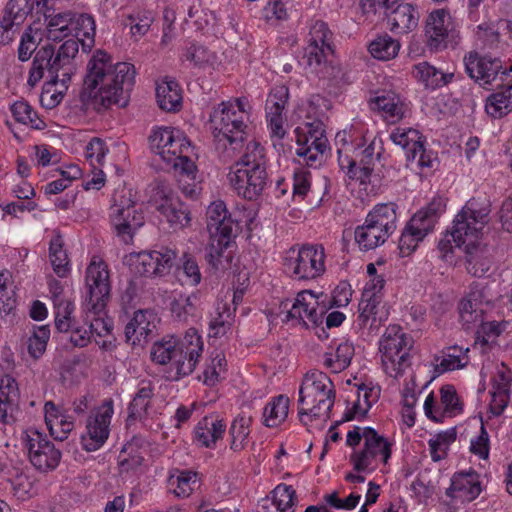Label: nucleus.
<instances>
[{
  "label": "nucleus",
  "instance_id": "nucleus-44",
  "mask_svg": "<svg viewBox=\"0 0 512 512\" xmlns=\"http://www.w3.org/2000/svg\"><path fill=\"white\" fill-rule=\"evenodd\" d=\"M354 239L362 249L370 250L383 244L388 237L366 219L365 223L354 231Z\"/></svg>",
  "mask_w": 512,
  "mask_h": 512
},
{
  "label": "nucleus",
  "instance_id": "nucleus-60",
  "mask_svg": "<svg viewBox=\"0 0 512 512\" xmlns=\"http://www.w3.org/2000/svg\"><path fill=\"white\" fill-rule=\"evenodd\" d=\"M226 359L223 353L216 352L203 371V383L214 386L220 380V375L225 371Z\"/></svg>",
  "mask_w": 512,
  "mask_h": 512
},
{
  "label": "nucleus",
  "instance_id": "nucleus-39",
  "mask_svg": "<svg viewBox=\"0 0 512 512\" xmlns=\"http://www.w3.org/2000/svg\"><path fill=\"white\" fill-rule=\"evenodd\" d=\"M396 207L391 202L378 204L368 213L366 219L389 237L397 227Z\"/></svg>",
  "mask_w": 512,
  "mask_h": 512
},
{
  "label": "nucleus",
  "instance_id": "nucleus-40",
  "mask_svg": "<svg viewBox=\"0 0 512 512\" xmlns=\"http://www.w3.org/2000/svg\"><path fill=\"white\" fill-rule=\"evenodd\" d=\"M466 254V269L475 277H483L491 267V258L486 246L481 243L464 248Z\"/></svg>",
  "mask_w": 512,
  "mask_h": 512
},
{
  "label": "nucleus",
  "instance_id": "nucleus-9",
  "mask_svg": "<svg viewBox=\"0 0 512 512\" xmlns=\"http://www.w3.org/2000/svg\"><path fill=\"white\" fill-rule=\"evenodd\" d=\"M413 338L399 325H389L379 342L381 361L384 371L390 377L397 378L408 365L409 352L413 347Z\"/></svg>",
  "mask_w": 512,
  "mask_h": 512
},
{
  "label": "nucleus",
  "instance_id": "nucleus-31",
  "mask_svg": "<svg viewBox=\"0 0 512 512\" xmlns=\"http://www.w3.org/2000/svg\"><path fill=\"white\" fill-rule=\"evenodd\" d=\"M19 388L16 380L9 375L0 377V422L9 424L19 403Z\"/></svg>",
  "mask_w": 512,
  "mask_h": 512
},
{
  "label": "nucleus",
  "instance_id": "nucleus-11",
  "mask_svg": "<svg viewBox=\"0 0 512 512\" xmlns=\"http://www.w3.org/2000/svg\"><path fill=\"white\" fill-rule=\"evenodd\" d=\"M377 457L386 464L391 457V444L372 427L354 426V470L370 468Z\"/></svg>",
  "mask_w": 512,
  "mask_h": 512
},
{
  "label": "nucleus",
  "instance_id": "nucleus-51",
  "mask_svg": "<svg viewBox=\"0 0 512 512\" xmlns=\"http://www.w3.org/2000/svg\"><path fill=\"white\" fill-rule=\"evenodd\" d=\"M424 142L417 149L413 148L414 150L406 158L408 166L413 170H419L421 173L432 171L437 164L436 154L432 150H427Z\"/></svg>",
  "mask_w": 512,
  "mask_h": 512
},
{
  "label": "nucleus",
  "instance_id": "nucleus-25",
  "mask_svg": "<svg viewBox=\"0 0 512 512\" xmlns=\"http://www.w3.org/2000/svg\"><path fill=\"white\" fill-rule=\"evenodd\" d=\"M432 218L426 216V212H416L399 239V249L403 256L413 252L428 233L432 231Z\"/></svg>",
  "mask_w": 512,
  "mask_h": 512
},
{
  "label": "nucleus",
  "instance_id": "nucleus-2",
  "mask_svg": "<svg viewBox=\"0 0 512 512\" xmlns=\"http://www.w3.org/2000/svg\"><path fill=\"white\" fill-rule=\"evenodd\" d=\"M95 21L91 15L74 13L72 31L75 37L66 40L56 50L53 45H45L34 56L29 72L28 84L34 87L47 71L50 81L48 85L60 83L64 89L77 70L75 58L78 55L79 43L84 52H88L94 45Z\"/></svg>",
  "mask_w": 512,
  "mask_h": 512
},
{
  "label": "nucleus",
  "instance_id": "nucleus-52",
  "mask_svg": "<svg viewBox=\"0 0 512 512\" xmlns=\"http://www.w3.org/2000/svg\"><path fill=\"white\" fill-rule=\"evenodd\" d=\"M352 361V343L348 340L340 343L334 354L326 353L324 364L334 373H340L348 368Z\"/></svg>",
  "mask_w": 512,
  "mask_h": 512
},
{
  "label": "nucleus",
  "instance_id": "nucleus-35",
  "mask_svg": "<svg viewBox=\"0 0 512 512\" xmlns=\"http://www.w3.org/2000/svg\"><path fill=\"white\" fill-rule=\"evenodd\" d=\"M354 386L357 387V398L354 400V420H362L378 401L381 389L371 381L354 384Z\"/></svg>",
  "mask_w": 512,
  "mask_h": 512
},
{
  "label": "nucleus",
  "instance_id": "nucleus-12",
  "mask_svg": "<svg viewBox=\"0 0 512 512\" xmlns=\"http://www.w3.org/2000/svg\"><path fill=\"white\" fill-rule=\"evenodd\" d=\"M85 309L94 315H100L110 299L111 284L107 264L94 256L86 268Z\"/></svg>",
  "mask_w": 512,
  "mask_h": 512
},
{
  "label": "nucleus",
  "instance_id": "nucleus-58",
  "mask_svg": "<svg viewBox=\"0 0 512 512\" xmlns=\"http://www.w3.org/2000/svg\"><path fill=\"white\" fill-rule=\"evenodd\" d=\"M55 309V327L63 334H68L74 325L72 313L74 311V304L68 299L58 303H54Z\"/></svg>",
  "mask_w": 512,
  "mask_h": 512
},
{
  "label": "nucleus",
  "instance_id": "nucleus-45",
  "mask_svg": "<svg viewBox=\"0 0 512 512\" xmlns=\"http://www.w3.org/2000/svg\"><path fill=\"white\" fill-rule=\"evenodd\" d=\"M64 241L62 236L57 233L49 245V258L54 272L59 277H66L69 273V259L64 250Z\"/></svg>",
  "mask_w": 512,
  "mask_h": 512
},
{
  "label": "nucleus",
  "instance_id": "nucleus-56",
  "mask_svg": "<svg viewBox=\"0 0 512 512\" xmlns=\"http://www.w3.org/2000/svg\"><path fill=\"white\" fill-rule=\"evenodd\" d=\"M32 10L33 6L30 0H9L2 10L1 16L19 27L25 22Z\"/></svg>",
  "mask_w": 512,
  "mask_h": 512
},
{
  "label": "nucleus",
  "instance_id": "nucleus-4",
  "mask_svg": "<svg viewBox=\"0 0 512 512\" xmlns=\"http://www.w3.org/2000/svg\"><path fill=\"white\" fill-rule=\"evenodd\" d=\"M202 352V338L191 328L182 339L170 337L154 343L150 356L156 364L169 365L170 378L178 380L194 371Z\"/></svg>",
  "mask_w": 512,
  "mask_h": 512
},
{
  "label": "nucleus",
  "instance_id": "nucleus-62",
  "mask_svg": "<svg viewBox=\"0 0 512 512\" xmlns=\"http://www.w3.org/2000/svg\"><path fill=\"white\" fill-rule=\"evenodd\" d=\"M328 53H332L331 46L307 45L304 57L307 58V65L316 73L320 72V67L326 62Z\"/></svg>",
  "mask_w": 512,
  "mask_h": 512
},
{
  "label": "nucleus",
  "instance_id": "nucleus-16",
  "mask_svg": "<svg viewBox=\"0 0 512 512\" xmlns=\"http://www.w3.org/2000/svg\"><path fill=\"white\" fill-rule=\"evenodd\" d=\"M295 132L298 144L296 154L310 167L320 165L328 144L323 122L315 120L306 123L304 127H297Z\"/></svg>",
  "mask_w": 512,
  "mask_h": 512
},
{
  "label": "nucleus",
  "instance_id": "nucleus-32",
  "mask_svg": "<svg viewBox=\"0 0 512 512\" xmlns=\"http://www.w3.org/2000/svg\"><path fill=\"white\" fill-rule=\"evenodd\" d=\"M420 14L410 3L399 4L388 16V25L394 34H406L418 26Z\"/></svg>",
  "mask_w": 512,
  "mask_h": 512
},
{
  "label": "nucleus",
  "instance_id": "nucleus-46",
  "mask_svg": "<svg viewBox=\"0 0 512 512\" xmlns=\"http://www.w3.org/2000/svg\"><path fill=\"white\" fill-rule=\"evenodd\" d=\"M400 47L399 41L389 35H383L371 41L368 50L373 58L388 61L398 55Z\"/></svg>",
  "mask_w": 512,
  "mask_h": 512
},
{
  "label": "nucleus",
  "instance_id": "nucleus-63",
  "mask_svg": "<svg viewBox=\"0 0 512 512\" xmlns=\"http://www.w3.org/2000/svg\"><path fill=\"white\" fill-rule=\"evenodd\" d=\"M477 35L482 40L485 47L494 50L503 51L508 46L507 42L502 40L497 30L489 25H479Z\"/></svg>",
  "mask_w": 512,
  "mask_h": 512
},
{
  "label": "nucleus",
  "instance_id": "nucleus-33",
  "mask_svg": "<svg viewBox=\"0 0 512 512\" xmlns=\"http://www.w3.org/2000/svg\"><path fill=\"white\" fill-rule=\"evenodd\" d=\"M485 110L495 119L502 118L512 111V79L487 97Z\"/></svg>",
  "mask_w": 512,
  "mask_h": 512
},
{
  "label": "nucleus",
  "instance_id": "nucleus-64",
  "mask_svg": "<svg viewBox=\"0 0 512 512\" xmlns=\"http://www.w3.org/2000/svg\"><path fill=\"white\" fill-rule=\"evenodd\" d=\"M128 20L132 36L140 38L149 31L150 26L154 21V15L152 12L147 11L143 15H140L139 13L136 15H130Z\"/></svg>",
  "mask_w": 512,
  "mask_h": 512
},
{
  "label": "nucleus",
  "instance_id": "nucleus-26",
  "mask_svg": "<svg viewBox=\"0 0 512 512\" xmlns=\"http://www.w3.org/2000/svg\"><path fill=\"white\" fill-rule=\"evenodd\" d=\"M233 234H211L206 247V260L215 270H227L233 259Z\"/></svg>",
  "mask_w": 512,
  "mask_h": 512
},
{
  "label": "nucleus",
  "instance_id": "nucleus-36",
  "mask_svg": "<svg viewBox=\"0 0 512 512\" xmlns=\"http://www.w3.org/2000/svg\"><path fill=\"white\" fill-rule=\"evenodd\" d=\"M207 229L209 234H233L234 222L228 215L222 201L212 203L206 212Z\"/></svg>",
  "mask_w": 512,
  "mask_h": 512
},
{
  "label": "nucleus",
  "instance_id": "nucleus-41",
  "mask_svg": "<svg viewBox=\"0 0 512 512\" xmlns=\"http://www.w3.org/2000/svg\"><path fill=\"white\" fill-rule=\"evenodd\" d=\"M156 99L159 107L164 111L175 112L179 110L182 95L178 83L170 80L157 84Z\"/></svg>",
  "mask_w": 512,
  "mask_h": 512
},
{
  "label": "nucleus",
  "instance_id": "nucleus-23",
  "mask_svg": "<svg viewBox=\"0 0 512 512\" xmlns=\"http://www.w3.org/2000/svg\"><path fill=\"white\" fill-rule=\"evenodd\" d=\"M482 492L480 475L472 470L460 471L451 478L450 486L446 489V496L464 502L475 500Z\"/></svg>",
  "mask_w": 512,
  "mask_h": 512
},
{
  "label": "nucleus",
  "instance_id": "nucleus-50",
  "mask_svg": "<svg viewBox=\"0 0 512 512\" xmlns=\"http://www.w3.org/2000/svg\"><path fill=\"white\" fill-rule=\"evenodd\" d=\"M456 437V430L451 428L441 431L430 438L428 445L432 460L438 462L444 459L448 454L451 444L455 442Z\"/></svg>",
  "mask_w": 512,
  "mask_h": 512
},
{
  "label": "nucleus",
  "instance_id": "nucleus-1",
  "mask_svg": "<svg viewBox=\"0 0 512 512\" xmlns=\"http://www.w3.org/2000/svg\"><path fill=\"white\" fill-rule=\"evenodd\" d=\"M80 101L86 109L97 112L112 105L125 107L135 83V68L127 62H112V57L98 49L87 63Z\"/></svg>",
  "mask_w": 512,
  "mask_h": 512
},
{
  "label": "nucleus",
  "instance_id": "nucleus-13",
  "mask_svg": "<svg viewBox=\"0 0 512 512\" xmlns=\"http://www.w3.org/2000/svg\"><path fill=\"white\" fill-rule=\"evenodd\" d=\"M425 37L431 51L455 48L460 40L457 24L445 9L433 10L428 15L425 23Z\"/></svg>",
  "mask_w": 512,
  "mask_h": 512
},
{
  "label": "nucleus",
  "instance_id": "nucleus-24",
  "mask_svg": "<svg viewBox=\"0 0 512 512\" xmlns=\"http://www.w3.org/2000/svg\"><path fill=\"white\" fill-rule=\"evenodd\" d=\"M373 109L377 110L384 121L395 124L406 118L411 112V104L399 94L388 91L371 100Z\"/></svg>",
  "mask_w": 512,
  "mask_h": 512
},
{
  "label": "nucleus",
  "instance_id": "nucleus-5",
  "mask_svg": "<svg viewBox=\"0 0 512 512\" xmlns=\"http://www.w3.org/2000/svg\"><path fill=\"white\" fill-rule=\"evenodd\" d=\"M229 183L235 193L245 200H257L266 189L269 177L263 148L251 141L245 153L230 168Z\"/></svg>",
  "mask_w": 512,
  "mask_h": 512
},
{
  "label": "nucleus",
  "instance_id": "nucleus-47",
  "mask_svg": "<svg viewBox=\"0 0 512 512\" xmlns=\"http://www.w3.org/2000/svg\"><path fill=\"white\" fill-rule=\"evenodd\" d=\"M289 398L284 395L275 397L269 402L263 412L264 424L267 427H277L288 415Z\"/></svg>",
  "mask_w": 512,
  "mask_h": 512
},
{
  "label": "nucleus",
  "instance_id": "nucleus-28",
  "mask_svg": "<svg viewBox=\"0 0 512 512\" xmlns=\"http://www.w3.org/2000/svg\"><path fill=\"white\" fill-rule=\"evenodd\" d=\"M47 22L48 38L54 41L72 32L74 13L71 11L57 12L50 6L48 0H37Z\"/></svg>",
  "mask_w": 512,
  "mask_h": 512
},
{
  "label": "nucleus",
  "instance_id": "nucleus-15",
  "mask_svg": "<svg viewBox=\"0 0 512 512\" xmlns=\"http://www.w3.org/2000/svg\"><path fill=\"white\" fill-rule=\"evenodd\" d=\"M285 260V269L299 280L315 279L325 272V252L322 245H303L297 252L294 249Z\"/></svg>",
  "mask_w": 512,
  "mask_h": 512
},
{
  "label": "nucleus",
  "instance_id": "nucleus-27",
  "mask_svg": "<svg viewBox=\"0 0 512 512\" xmlns=\"http://www.w3.org/2000/svg\"><path fill=\"white\" fill-rule=\"evenodd\" d=\"M156 315L149 310H138L125 327V338L133 346L143 345L156 328Z\"/></svg>",
  "mask_w": 512,
  "mask_h": 512
},
{
  "label": "nucleus",
  "instance_id": "nucleus-14",
  "mask_svg": "<svg viewBox=\"0 0 512 512\" xmlns=\"http://www.w3.org/2000/svg\"><path fill=\"white\" fill-rule=\"evenodd\" d=\"M21 439L29 461L37 470L48 472L58 467L62 453L46 435L37 429L29 428L23 432Z\"/></svg>",
  "mask_w": 512,
  "mask_h": 512
},
{
  "label": "nucleus",
  "instance_id": "nucleus-18",
  "mask_svg": "<svg viewBox=\"0 0 512 512\" xmlns=\"http://www.w3.org/2000/svg\"><path fill=\"white\" fill-rule=\"evenodd\" d=\"M113 413L114 402L111 398L103 400L101 405L92 411L86 423L87 433L82 436L83 448L86 451H96L106 442Z\"/></svg>",
  "mask_w": 512,
  "mask_h": 512
},
{
  "label": "nucleus",
  "instance_id": "nucleus-19",
  "mask_svg": "<svg viewBox=\"0 0 512 512\" xmlns=\"http://www.w3.org/2000/svg\"><path fill=\"white\" fill-rule=\"evenodd\" d=\"M463 63L468 76L482 87L490 86L498 78L503 79L506 75V70L499 58L480 55L476 51L467 53Z\"/></svg>",
  "mask_w": 512,
  "mask_h": 512
},
{
  "label": "nucleus",
  "instance_id": "nucleus-22",
  "mask_svg": "<svg viewBox=\"0 0 512 512\" xmlns=\"http://www.w3.org/2000/svg\"><path fill=\"white\" fill-rule=\"evenodd\" d=\"M281 312L287 313V320L298 319L304 325L308 322L319 325L323 322L324 308L318 307L317 298L310 291H301L294 300L285 299L280 304Z\"/></svg>",
  "mask_w": 512,
  "mask_h": 512
},
{
  "label": "nucleus",
  "instance_id": "nucleus-59",
  "mask_svg": "<svg viewBox=\"0 0 512 512\" xmlns=\"http://www.w3.org/2000/svg\"><path fill=\"white\" fill-rule=\"evenodd\" d=\"M50 330L47 326L38 327L27 340L28 353L34 359L40 358L46 350Z\"/></svg>",
  "mask_w": 512,
  "mask_h": 512
},
{
  "label": "nucleus",
  "instance_id": "nucleus-38",
  "mask_svg": "<svg viewBox=\"0 0 512 512\" xmlns=\"http://www.w3.org/2000/svg\"><path fill=\"white\" fill-rule=\"evenodd\" d=\"M226 429L223 420L204 417L195 427L194 435L198 444L204 447H212L222 437Z\"/></svg>",
  "mask_w": 512,
  "mask_h": 512
},
{
  "label": "nucleus",
  "instance_id": "nucleus-48",
  "mask_svg": "<svg viewBox=\"0 0 512 512\" xmlns=\"http://www.w3.org/2000/svg\"><path fill=\"white\" fill-rule=\"evenodd\" d=\"M199 297L196 293L188 296H180L171 304L172 314L183 322L194 320L198 316Z\"/></svg>",
  "mask_w": 512,
  "mask_h": 512
},
{
  "label": "nucleus",
  "instance_id": "nucleus-10",
  "mask_svg": "<svg viewBox=\"0 0 512 512\" xmlns=\"http://www.w3.org/2000/svg\"><path fill=\"white\" fill-rule=\"evenodd\" d=\"M488 221V207L468 201L453 221L451 230L455 245L467 248L481 243L482 232Z\"/></svg>",
  "mask_w": 512,
  "mask_h": 512
},
{
  "label": "nucleus",
  "instance_id": "nucleus-61",
  "mask_svg": "<svg viewBox=\"0 0 512 512\" xmlns=\"http://www.w3.org/2000/svg\"><path fill=\"white\" fill-rule=\"evenodd\" d=\"M379 302V299H367V297L362 296L359 303L358 316L360 329L366 328L367 326H369V329H371L374 325H376L377 319L375 317V310Z\"/></svg>",
  "mask_w": 512,
  "mask_h": 512
},
{
  "label": "nucleus",
  "instance_id": "nucleus-17",
  "mask_svg": "<svg viewBox=\"0 0 512 512\" xmlns=\"http://www.w3.org/2000/svg\"><path fill=\"white\" fill-rule=\"evenodd\" d=\"M176 257L174 250L162 248L159 251L131 253L128 256V262L132 270L140 276H164L170 272Z\"/></svg>",
  "mask_w": 512,
  "mask_h": 512
},
{
  "label": "nucleus",
  "instance_id": "nucleus-8",
  "mask_svg": "<svg viewBox=\"0 0 512 512\" xmlns=\"http://www.w3.org/2000/svg\"><path fill=\"white\" fill-rule=\"evenodd\" d=\"M109 217L116 235L126 244L132 242L135 232L145 223L143 212L137 210L132 199L131 189L126 187L115 190Z\"/></svg>",
  "mask_w": 512,
  "mask_h": 512
},
{
  "label": "nucleus",
  "instance_id": "nucleus-49",
  "mask_svg": "<svg viewBox=\"0 0 512 512\" xmlns=\"http://www.w3.org/2000/svg\"><path fill=\"white\" fill-rule=\"evenodd\" d=\"M480 322L481 325L476 333L475 346L479 345L482 352H485L490 345L496 343L497 338L505 331L507 322Z\"/></svg>",
  "mask_w": 512,
  "mask_h": 512
},
{
  "label": "nucleus",
  "instance_id": "nucleus-6",
  "mask_svg": "<svg viewBox=\"0 0 512 512\" xmlns=\"http://www.w3.org/2000/svg\"><path fill=\"white\" fill-rule=\"evenodd\" d=\"M335 400L334 385L322 371L311 370L303 378L299 389L298 417L304 426L313 420L329 418Z\"/></svg>",
  "mask_w": 512,
  "mask_h": 512
},
{
  "label": "nucleus",
  "instance_id": "nucleus-42",
  "mask_svg": "<svg viewBox=\"0 0 512 512\" xmlns=\"http://www.w3.org/2000/svg\"><path fill=\"white\" fill-rule=\"evenodd\" d=\"M154 394V387L151 382H141V386L135 394L129 405V414L127 422L131 424L137 419H141L147 412L150 400Z\"/></svg>",
  "mask_w": 512,
  "mask_h": 512
},
{
  "label": "nucleus",
  "instance_id": "nucleus-55",
  "mask_svg": "<svg viewBox=\"0 0 512 512\" xmlns=\"http://www.w3.org/2000/svg\"><path fill=\"white\" fill-rule=\"evenodd\" d=\"M11 112L15 120L19 123L29 125L38 130L46 127L45 122L38 117L32 106L26 101H16L11 106Z\"/></svg>",
  "mask_w": 512,
  "mask_h": 512
},
{
  "label": "nucleus",
  "instance_id": "nucleus-21",
  "mask_svg": "<svg viewBox=\"0 0 512 512\" xmlns=\"http://www.w3.org/2000/svg\"><path fill=\"white\" fill-rule=\"evenodd\" d=\"M155 208L173 229H183L190 225L191 213L188 206L164 185L156 188Z\"/></svg>",
  "mask_w": 512,
  "mask_h": 512
},
{
  "label": "nucleus",
  "instance_id": "nucleus-30",
  "mask_svg": "<svg viewBox=\"0 0 512 512\" xmlns=\"http://www.w3.org/2000/svg\"><path fill=\"white\" fill-rule=\"evenodd\" d=\"M488 301L484 288L479 284L473 285L470 293L461 300L459 305L461 321L467 328L482 321L483 310L480 306L483 302Z\"/></svg>",
  "mask_w": 512,
  "mask_h": 512
},
{
  "label": "nucleus",
  "instance_id": "nucleus-43",
  "mask_svg": "<svg viewBox=\"0 0 512 512\" xmlns=\"http://www.w3.org/2000/svg\"><path fill=\"white\" fill-rule=\"evenodd\" d=\"M335 147L338 156V164L340 171L344 173L348 179H352V134L350 131H339L335 136Z\"/></svg>",
  "mask_w": 512,
  "mask_h": 512
},
{
  "label": "nucleus",
  "instance_id": "nucleus-34",
  "mask_svg": "<svg viewBox=\"0 0 512 512\" xmlns=\"http://www.w3.org/2000/svg\"><path fill=\"white\" fill-rule=\"evenodd\" d=\"M435 361V371L439 374L463 369L470 362L469 348L458 345L447 347Z\"/></svg>",
  "mask_w": 512,
  "mask_h": 512
},
{
  "label": "nucleus",
  "instance_id": "nucleus-37",
  "mask_svg": "<svg viewBox=\"0 0 512 512\" xmlns=\"http://www.w3.org/2000/svg\"><path fill=\"white\" fill-rule=\"evenodd\" d=\"M413 76L426 88H440L452 81L454 74L443 72L428 62H420L413 67Z\"/></svg>",
  "mask_w": 512,
  "mask_h": 512
},
{
  "label": "nucleus",
  "instance_id": "nucleus-7",
  "mask_svg": "<svg viewBox=\"0 0 512 512\" xmlns=\"http://www.w3.org/2000/svg\"><path fill=\"white\" fill-rule=\"evenodd\" d=\"M151 151L180 174L195 177L196 165L191 159L193 147L185 134L172 127L154 128L149 136Z\"/></svg>",
  "mask_w": 512,
  "mask_h": 512
},
{
  "label": "nucleus",
  "instance_id": "nucleus-3",
  "mask_svg": "<svg viewBox=\"0 0 512 512\" xmlns=\"http://www.w3.org/2000/svg\"><path fill=\"white\" fill-rule=\"evenodd\" d=\"M245 109L241 99L222 102L210 114L212 134L223 163L232 161L243 149L247 138Z\"/></svg>",
  "mask_w": 512,
  "mask_h": 512
},
{
  "label": "nucleus",
  "instance_id": "nucleus-57",
  "mask_svg": "<svg viewBox=\"0 0 512 512\" xmlns=\"http://www.w3.org/2000/svg\"><path fill=\"white\" fill-rule=\"evenodd\" d=\"M270 501L281 512H294L293 506L297 501L296 491L292 486L279 484L272 491V497Z\"/></svg>",
  "mask_w": 512,
  "mask_h": 512
},
{
  "label": "nucleus",
  "instance_id": "nucleus-29",
  "mask_svg": "<svg viewBox=\"0 0 512 512\" xmlns=\"http://www.w3.org/2000/svg\"><path fill=\"white\" fill-rule=\"evenodd\" d=\"M362 159L364 162L363 166L359 168L357 181H358V197L361 201L371 195H375L380 187V179L373 174V168L371 165L374 162V147L373 144H369L362 151Z\"/></svg>",
  "mask_w": 512,
  "mask_h": 512
},
{
  "label": "nucleus",
  "instance_id": "nucleus-20",
  "mask_svg": "<svg viewBox=\"0 0 512 512\" xmlns=\"http://www.w3.org/2000/svg\"><path fill=\"white\" fill-rule=\"evenodd\" d=\"M439 394V402L432 392L428 394L424 401L423 409L430 420L442 423L446 417L452 418L463 412V402L453 385H443Z\"/></svg>",
  "mask_w": 512,
  "mask_h": 512
},
{
  "label": "nucleus",
  "instance_id": "nucleus-54",
  "mask_svg": "<svg viewBox=\"0 0 512 512\" xmlns=\"http://www.w3.org/2000/svg\"><path fill=\"white\" fill-rule=\"evenodd\" d=\"M250 423V416L239 415L234 419L229 431L231 436L230 448L232 450L240 451L245 447L250 434Z\"/></svg>",
  "mask_w": 512,
  "mask_h": 512
},
{
  "label": "nucleus",
  "instance_id": "nucleus-53",
  "mask_svg": "<svg viewBox=\"0 0 512 512\" xmlns=\"http://www.w3.org/2000/svg\"><path fill=\"white\" fill-rule=\"evenodd\" d=\"M390 139L393 143L403 148L406 158L409 156V153L414 150L413 148L417 149L424 141L418 130L403 127L395 128L390 134Z\"/></svg>",
  "mask_w": 512,
  "mask_h": 512
}]
</instances>
